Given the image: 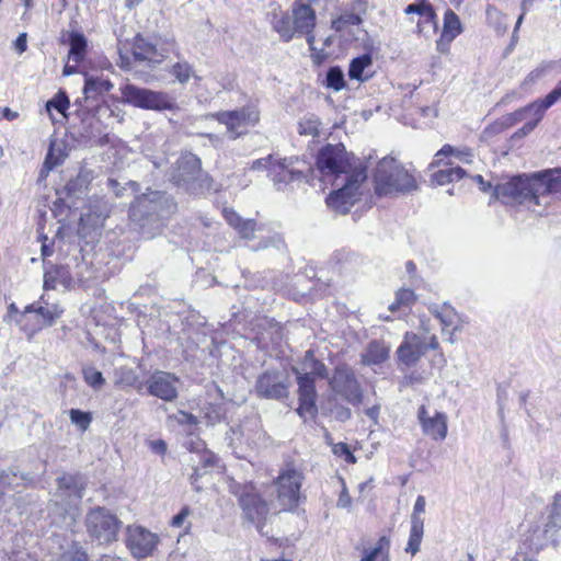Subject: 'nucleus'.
<instances>
[{"label":"nucleus","instance_id":"obj_1","mask_svg":"<svg viewBox=\"0 0 561 561\" xmlns=\"http://www.w3.org/2000/svg\"><path fill=\"white\" fill-rule=\"evenodd\" d=\"M172 197L161 191H150L137 196L129 208V218L144 239L160 234L167 219L175 211Z\"/></svg>","mask_w":561,"mask_h":561},{"label":"nucleus","instance_id":"obj_2","mask_svg":"<svg viewBox=\"0 0 561 561\" xmlns=\"http://www.w3.org/2000/svg\"><path fill=\"white\" fill-rule=\"evenodd\" d=\"M57 488L51 495L49 515L51 524L59 528L71 529L79 516V505L88 485L82 473H65L58 477Z\"/></svg>","mask_w":561,"mask_h":561},{"label":"nucleus","instance_id":"obj_3","mask_svg":"<svg viewBox=\"0 0 561 561\" xmlns=\"http://www.w3.org/2000/svg\"><path fill=\"white\" fill-rule=\"evenodd\" d=\"M375 192L377 195L408 194L417 190V183L394 158L381 159L375 170Z\"/></svg>","mask_w":561,"mask_h":561},{"label":"nucleus","instance_id":"obj_4","mask_svg":"<svg viewBox=\"0 0 561 561\" xmlns=\"http://www.w3.org/2000/svg\"><path fill=\"white\" fill-rule=\"evenodd\" d=\"M317 167L322 175L333 176V185H339L345 175H353L354 170H366L342 144L323 146L317 154Z\"/></svg>","mask_w":561,"mask_h":561},{"label":"nucleus","instance_id":"obj_5","mask_svg":"<svg viewBox=\"0 0 561 561\" xmlns=\"http://www.w3.org/2000/svg\"><path fill=\"white\" fill-rule=\"evenodd\" d=\"M304 473L293 465H286L280 469L277 478L273 482L276 502L279 506L278 512H294L300 504L301 485Z\"/></svg>","mask_w":561,"mask_h":561},{"label":"nucleus","instance_id":"obj_6","mask_svg":"<svg viewBox=\"0 0 561 561\" xmlns=\"http://www.w3.org/2000/svg\"><path fill=\"white\" fill-rule=\"evenodd\" d=\"M123 101L135 107L150 111H175L179 108L173 95L164 91H154L135 84L121 88Z\"/></svg>","mask_w":561,"mask_h":561},{"label":"nucleus","instance_id":"obj_7","mask_svg":"<svg viewBox=\"0 0 561 561\" xmlns=\"http://www.w3.org/2000/svg\"><path fill=\"white\" fill-rule=\"evenodd\" d=\"M122 522L110 510L98 506L85 516L87 533L99 545H111L118 538Z\"/></svg>","mask_w":561,"mask_h":561},{"label":"nucleus","instance_id":"obj_8","mask_svg":"<svg viewBox=\"0 0 561 561\" xmlns=\"http://www.w3.org/2000/svg\"><path fill=\"white\" fill-rule=\"evenodd\" d=\"M264 437L259 417L244 419L238 426L231 427L226 434V442L239 458L245 457V451L252 449Z\"/></svg>","mask_w":561,"mask_h":561},{"label":"nucleus","instance_id":"obj_9","mask_svg":"<svg viewBox=\"0 0 561 561\" xmlns=\"http://www.w3.org/2000/svg\"><path fill=\"white\" fill-rule=\"evenodd\" d=\"M366 179V170H354L353 175H345L335 185L337 188L327 197L328 206L340 214H347L357 201L359 186Z\"/></svg>","mask_w":561,"mask_h":561},{"label":"nucleus","instance_id":"obj_10","mask_svg":"<svg viewBox=\"0 0 561 561\" xmlns=\"http://www.w3.org/2000/svg\"><path fill=\"white\" fill-rule=\"evenodd\" d=\"M208 117L225 125L229 138L236 140L245 135L249 127L254 126L259 122L260 114L254 106L248 105L233 111L213 113Z\"/></svg>","mask_w":561,"mask_h":561},{"label":"nucleus","instance_id":"obj_11","mask_svg":"<svg viewBox=\"0 0 561 561\" xmlns=\"http://www.w3.org/2000/svg\"><path fill=\"white\" fill-rule=\"evenodd\" d=\"M62 309L57 305L46 306L37 304H31L25 307L22 311L20 319L16 320V324L20 329L32 336L44 327H51L55 321L61 316Z\"/></svg>","mask_w":561,"mask_h":561},{"label":"nucleus","instance_id":"obj_12","mask_svg":"<svg viewBox=\"0 0 561 561\" xmlns=\"http://www.w3.org/2000/svg\"><path fill=\"white\" fill-rule=\"evenodd\" d=\"M288 376L278 369H266L254 383V392L261 399L282 401L289 394Z\"/></svg>","mask_w":561,"mask_h":561},{"label":"nucleus","instance_id":"obj_13","mask_svg":"<svg viewBox=\"0 0 561 561\" xmlns=\"http://www.w3.org/2000/svg\"><path fill=\"white\" fill-rule=\"evenodd\" d=\"M329 386L335 397L342 398L352 405H358L363 401L362 387L354 371L347 366H339L334 369Z\"/></svg>","mask_w":561,"mask_h":561},{"label":"nucleus","instance_id":"obj_14","mask_svg":"<svg viewBox=\"0 0 561 561\" xmlns=\"http://www.w3.org/2000/svg\"><path fill=\"white\" fill-rule=\"evenodd\" d=\"M239 504L243 512V517L255 526L256 530L263 536H270L266 529L267 523L272 516L270 504L257 493L245 492L239 499Z\"/></svg>","mask_w":561,"mask_h":561},{"label":"nucleus","instance_id":"obj_15","mask_svg":"<svg viewBox=\"0 0 561 561\" xmlns=\"http://www.w3.org/2000/svg\"><path fill=\"white\" fill-rule=\"evenodd\" d=\"M202 176L201 159L193 153L181 156L170 172V180L188 193H195Z\"/></svg>","mask_w":561,"mask_h":561},{"label":"nucleus","instance_id":"obj_16","mask_svg":"<svg viewBox=\"0 0 561 561\" xmlns=\"http://www.w3.org/2000/svg\"><path fill=\"white\" fill-rule=\"evenodd\" d=\"M528 202L540 205L541 196L561 192V169H548L528 175Z\"/></svg>","mask_w":561,"mask_h":561},{"label":"nucleus","instance_id":"obj_17","mask_svg":"<svg viewBox=\"0 0 561 561\" xmlns=\"http://www.w3.org/2000/svg\"><path fill=\"white\" fill-rule=\"evenodd\" d=\"M528 175L518 174L494 185L493 198L503 204H523L528 202Z\"/></svg>","mask_w":561,"mask_h":561},{"label":"nucleus","instance_id":"obj_18","mask_svg":"<svg viewBox=\"0 0 561 561\" xmlns=\"http://www.w3.org/2000/svg\"><path fill=\"white\" fill-rule=\"evenodd\" d=\"M293 373L296 375L298 385L299 405L296 412L305 421H307V419H313L318 413L316 404V378L300 375L299 368L296 367H293Z\"/></svg>","mask_w":561,"mask_h":561},{"label":"nucleus","instance_id":"obj_19","mask_svg":"<svg viewBox=\"0 0 561 561\" xmlns=\"http://www.w3.org/2000/svg\"><path fill=\"white\" fill-rule=\"evenodd\" d=\"M180 379L171 373L156 370L145 382L148 394L165 402L174 401L179 396Z\"/></svg>","mask_w":561,"mask_h":561},{"label":"nucleus","instance_id":"obj_20","mask_svg":"<svg viewBox=\"0 0 561 561\" xmlns=\"http://www.w3.org/2000/svg\"><path fill=\"white\" fill-rule=\"evenodd\" d=\"M158 543V536L141 526H128L126 529V546L130 553L142 559L152 553Z\"/></svg>","mask_w":561,"mask_h":561},{"label":"nucleus","instance_id":"obj_21","mask_svg":"<svg viewBox=\"0 0 561 561\" xmlns=\"http://www.w3.org/2000/svg\"><path fill=\"white\" fill-rule=\"evenodd\" d=\"M293 22L295 24L298 35H306L307 43L312 49L314 43V35L312 31L316 26V12L307 2L296 0L293 7Z\"/></svg>","mask_w":561,"mask_h":561},{"label":"nucleus","instance_id":"obj_22","mask_svg":"<svg viewBox=\"0 0 561 561\" xmlns=\"http://www.w3.org/2000/svg\"><path fill=\"white\" fill-rule=\"evenodd\" d=\"M188 450L197 457V460L194 457L190 460L193 468L191 481L194 484L199 478L208 472V469L215 466L217 458L206 448L205 443L201 439H196L195 442L191 440L188 443Z\"/></svg>","mask_w":561,"mask_h":561},{"label":"nucleus","instance_id":"obj_23","mask_svg":"<svg viewBox=\"0 0 561 561\" xmlns=\"http://www.w3.org/2000/svg\"><path fill=\"white\" fill-rule=\"evenodd\" d=\"M426 500L423 495H419L415 500L413 512L411 514V529L409 535L407 552L415 556L420 551L423 534H424V519L421 515L425 512Z\"/></svg>","mask_w":561,"mask_h":561},{"label":"nucleus","instance_id":"obj_24","mask_svg":"<svg viewBox=\"0 0 561 561\" xmlns=\"http://www.w3.org/2000/svg\"><path fill=\"white\" fill-rule=\"evenodd\" d=\"M427 350L424 340L412 332L404 334L403 341L398 347L399 360L408 367L415 365Z\"/></svg>","mask_w":561,"mask_h":561},{"label":"nucleus","instance_id":"obj_25","mask_svg":"<svg viewBox=\"0 0 561 561\" xmlns=\"http://www.w3.org/2000/svg\"><path fill=\"white\" fill-rule=\"evenodd\" d=\"M44 289H55L58 284L65 288L71 287L73 283V275L71 272L70 263L54 265L44 260Z\"/></svg>","mask_w":561,"mask_h":561},{"label":"nucleus","instance_id":"obj_26","mask_svg":"<svg viewBox=\"0 0 561 561\" xmlns=\"http://www.w3.org/2000/svg\"><path fill=\"white\" fill-rule=\"evenodd\" d=\"M293 162H287L286 159H275L270 167V174L273 178L275 185L278 190L283 188V185H287L295 181H301L306 176L301 170L295 169Z\"/></svg>","mask_w":561,"mask_h":561},{"label":"nucleus","instance_id":"obj_27","mask_svg":"<svg viewBox=\"0 0 561 561\" xmlns=\"http://www.w3.org/2000/svg\"><path fill=\"white\" fill-rule=\"evenodd\" d=\"M389 357V347L383 341H370L362 354V363L365 365H378Z\"/></svg>","mask_w":561,"mask_h":561},{"label":"nucleus","instance_id":"obj_28","mask_svg":"<svg viewBox=\"0 0 561 561\" xmlns=\"http://www.w3.org/2000/svg\"><path fill=\"white\" fill-rule=\"evenodd\" d=\"M133 55L136 60L148 61L150 66L160 64L164 58L153 44L148 43L142 38H138L136 41Z\"/></svg>","mask_w":561,"mask_h":561},{"label":"nucleus","instance_id":"obj_29","mask_svg":"<svg viewBox=\"0 0 561 561\" xmlns=\"http://www.w3.org/2000/svg\"><path fill=\"white\" fill-rule=\"evenodd\" d=\"M373 58L369 54H363L352 59L348 68V77L353 80L366 81L371 77Z\"/></svg>","mask_w":561,"mask_h":561},{"label":"nucleus","instance_id":"obj_30","mask_svg":"<svg viewBox=\"0 0 561 561\" xmlns=\"http://www.w3.org/2000/svg\"><path fill=\"white\" fill-rule=\"evenodd\" d=\"M300 375H307L313 378H327L328 369L325 365L314 357L313 351L309 350L305 353Z\"/></svg>","mask_w":561,"mask_h":561},{"label":"nucleus","instance_id":"obj_31","mask_svg":"<svg viewBox=\"0 0 561 561\" xmlns=\"http://www.w3.org/2000/svg\"><path fill=\"white\" fill-rule=\"evenodd\" d=\"M422 427L424 433L434 439H444L447 435L446 415L436 412L434 416H428V420L423 421Z\"/></svg>","mask_w":561,"mask_h":561},{"label":"nucleus","instance_id":"obj_32","mask_svg":"<svg viewBox=\"0 0 561 561\" xmlns=\"http://www.w3.org/2000/svg\"><path fill=\"white\" fill-rule=\"evenodd\" d=\"M69 53L68 59L79 64L84 59L88 42L85 36L80 32H70L68 34Z\"/></svg>","mask_w":561,"mask_h":561},{"label":"nucleus","instance_id":"obj_33","mask_svg":"<svg viewBox=\"0 0 561 561\" xmlns=\"http://www.w3.org/2000/svg\"><path fill=\"white\" fill-rule=\"evenodd\" d=\"M92 179V172L85 168H81L77 176L67 183L65 190L68 195L79 197L88 190Z\"/></svg>","mask_w":561,"mask_h":561},{"label":"nucleus","instance_id":"obj_34","mask_svg":"<svg viewBox=\"0 0 561 561\" xmlns=\"http://www.w3.org/2000/svg\"><path fill=\"white\" fill-rule=\"evenodd\" d=\"M113 88L108 79L101 77H87L83 87L85 100L95 99L99 94L108 92Z\"/></svg>","mask_w":561,"mask_h":561},{"label":"nucleus","instance_id":"obj_35","mask_svg":"<svg viewBox=\"0 0 561 561\" xmlns=\"http://www.w3.org/2000/svg\"><path fill=\"white\" fill-rule=\"evenodd\" d=\"M55 561H89V556L80 542L71 541L66 546H60V552Z\"/></svg>","mask_w":561,"mask_h":561},{"label":"nucleus","instance_id":"obj_36","mask_svg":"<svg viewBox=\"0 0 561 561\" xmlns=\"http://www.w3.org/2000/svg\"><path fill=\"white\" fill-rule=\"evenodd\" d=\"M114 382L122 388L131 387L136 388L138 391L142 388V383L138 380L137 373L131 367L127 366L115 369Z\"/></svg>","mask_w":561,"mask_h":561},{"label":"nucleus","instance_id":"obj_37","mask_svg":"<svg viewBox=\"0 0 561 561\" xmlns=\"http://www.w3.org/2000/svg\"><path fill=\"white\" fill-rule=\"evenodd\" d=\"M462 26L458 15L450 9H447L444 15L443 38L451 43L460 33Z\"/></svg>","mask_w":561,"mask_h":561},{"label":"nucleus","instance_id":"obj_38","mask_svg":"<svg viewBox=\"0 0 561 561\" xmlns=\"http://www.w3.org/2000/svg\"><path fill=\"white\" fill-rule=\"evenodd\" d=\"M273 28L286 41L293 39L298 35L293 16L288 13H283L280 16H275L273 21Z\"/></svg>","mask_w":561,"mask_h":561},{"label":"nucleus","instance_id":"obj_39","mask_svg":"<svg viewBox=\"0 0 561 561\" xmlns=\"http://www.w3.org/2000/svg\"><path fill=\"white\" fill-rule=\"evenodd\" d=\"M537 114H539V108H537L536 106V103L533 102L530 104H528L527 106L525 107H522L506 116H504V119H505V124L506 126L512 127L513 125L530 117H535L537 116Z\"/></svg>","mask_w":561,"mask_h":561},{"label":"nucleus","instance_id":"obj_40","mask_svg":"<svg viewBox=\"0 0 561 561\" xmlns=\"http://www.w3.org/2000/svg\"><path fill=\"white\" fill-rule=\"evenodd\" d=\"M404 12L407 14L416 13L425 19L426 22H435L436 13L433 5L427 0L410 3Z\"/></svg>","mask_w":561,"mask_h":561},{"label":"nucleus","instance_id":"obj_41","mask_svg":"<svg viewBox=\"0 0 561 561\" xmlns=\"http://www.w3.org/2000/svg\"><path fill=\"white\" fill-rule=\"evenodd\" d=\"M560 519L548 518L543 528V538L554 548L561 547V525Z\"/></svg>","mask_w":561,"mask_h":561},{"label":"nucleus","instance_id":"obj_42","mask_svg":"<svg viewBox=\"0 0 561 561\" xmlns=\"http://www.w3.org/2000/svg\"><path fill=\"white\" fill-rule=\"evenodd\" d=\"M486 21L490 26H492L497 34H504L507 30V24L505 21V16L502 14L500 10H497L494 5L489 4L485 10Z\"/></svg>","mask_w":561,"mask_h":561},{"label":"nucleus","instance_id":"obj_43","mask_svg":"<svg viewBox=\"0 0 561 561\" xmlns=\"http://www.w3.org/2000/svg\"><path fill=\"white\" fill-rule=\"evenodd\" d=\"M69 107V99L65 91L57 92L53 99L48 100L45 104V110L49 115L50 119L54 122L53 110L65 115L66 110Z\"/></svg>","mask_w":561,"mask_h":561},{"label":"nucleus","instance_id":"obj_44","mask_svg":"<svg viewBox=\"0 0 561 561\" xmlns=\"http://www.w3.org/2000/svg\"><path fill=\"white\" fill-rule=\"evenodd\" d=\"M320 119L313 115H306L298 124V131L300 135L316 137L319 135Z\"/></svg>","mask_w":561,"mask_h":561},{"label":"nucleus","instance_id":"obj_45","mask_svg":"<svg viewBox=\"0 0 561 561\" xmlns=\"http://www.w3.org/2000/svg\"><path fill=\"white\" fill-rule=\"evenodd\" d=\"M325 85L334 91H340L345 87L344 72L340 67L333 66L329 68L325 77Z\"/></svg>","mask_w":561,"mask_h":561},{"label":"nucleus","instance_id":"obj_46","mask_svg":"<svg viewBox=\"0 0 561 561\" xmlns=\"http://www.w3.org/2000/svg\"><path fill=\"white\" fill-rule=\"evenodd\" d=\"M170 73L175 78L178 82L185 84L193 76V68L188 62L180 61L171 67Z\"/></svg>","mask_w":561,"mask_h":561},{"label":"nucleus","instance_id":"obj_47","mask_svg":"<svg viewBox=\"0 0 561 561\" xmlns=\"http://www.w3.org/2000/svg\"><path fill=\"white\" fill-rule=\"evenodd\" d=\"M559 100H561V81L542 100H537L535 103L537 108H539V114L543 115Z\"/></svg>","mask_w":561,"mask_h":561},{"label":"nucleus","instance_id":"obj_48","mask_svg":"<svg viewBox=\"0 0 561 561\" xmlns=\"http://www.w3.org/2000/svg\"><path fill=\"white\" fill-rule=\"evenodd\" d=\"M69 416L71 423L75 424L82 432H85L92 422L91 413L81 411L79 409H71L69 411Z\"/></svg>","mask_w":561,"mask_h":561},{"label":"nucleus","instance_id":"obj_49","mask_svg":"<svg viewBox=\"0 0 561 561\" xmlns=\"http://www.w3.org/2000/svg\"><path fill=\"white\" fill-rule=\"evenodd\" d=\"M82 373L85 382L92 388L100 389L105 383L102 373L94 367H84Z\"/></svg>","mask_w":561,"mask_h":561},{"label":"nucleus","instance_id":"obj_50","mask_svg":"<svg viewBox=\"0 0 561 561\" xmlns=\"http://www.w3.org/2000/svg\"><path fill=\"white\" fill-rule=\"evenodd\" d=\"M333 259L336 264L341 265L340 266L341 272H343V271L347 272L353 264H356L358 262V257L354 253L344 252V251L336 252Z\"/></svg>","mask_w":561,"mask_h":561},{"label":"nucleus","instance_id":"obj_51","mask_svg":"<svg viewBox=\"0 0 561 561\" xmlns=\"http://www.w3.org/2000/svg\"><path fill=\"white\" fill-rule=\"evenodd\" d=\"M389 545L390 540L386 536L380 537L376 547L370 550H365V554L360 561H375L377 557L382 552L383 548H389Z\"/></svg>","mask_w":561,"mask_h":561},{"label":"nucleus","instance_id":"obj_52","mask_svg":"<svg viewBox=\"0 0 561 561\" xmlns=\"http://www.w3.org/2000/svg\"><path fill=\"white\" fill-rule=\"evenodd\" d=\"M64 161V156L60 151V149H56L55 148V145L51 144L49 146V149H48V152H47V156L45 158V162H44V165L48 169V170H51L54 169L55 167L61 164Z\"/></svg>","mask_w":561,"mask_h":561},{"label":"nucleus","instance_id":"obj_53","mask_svg":"<svg viewBox=\"0 0 561 561\" xmlns=\"http://www.w3.org/2000/svg\"><path fill=\"white\" fill-rule=\"evenodd\" d=\"M332 451L335 456L343 457L347 463H355L356 457L351 451V448L345 443H337L333 446Z\"/></svg>","mask_w":561,"mask_h":561},{"label":"nucleus","instance_id":"obj_54","mask_svg":"<svg viewBox=\"0 0 561 561\" xmlns=\"http://www.w3.org/2000/svg\"><path fill=\"white\" fill-rule=\"evenodd\" d=\"M256 230V221L254 219H244L241 226L237 229L242 239L251 240L254 238Z\"/></svg>","mask_w":561,"mask_h":561},{"label":"nucleus","instance_id":"obj_55","mask_svg":"<svg viewBox=\"0 0 561 561\" xmlns=\"http://www.w3.org/2000/svg\"><path fill=\"white\" fill-rule=\"evenodd\" d=\"M542 117L543 115L540 113L537 114V116L530 118V121L525 123L524 126L515 133L514 137L522 138L530 134L536 128L538 123L542 119Z\"/></svg>","mask_w":561,"mask_h":561},{"label":"nucleus","instance_id":"obj_56","mask_svg":"<svg viewBox=\"0 0 561 561\" xmlns=\"http://www.w3.org/2000/svg\"><path fill=\"white\" fill-rule=\"evenodd\" d=\"M396 297L398 298V304L407 307L411 306L416 299L414 291L409 288H401L397 291Z\"/></svg>","mask_w":561,"mask_h":561},{"label":"nucleus","instance_id":"obj_57","mask_svg":"<svg viewBox=\"0 0 561 561\" xmlns=\"http://www.w3.org/2000/svg\"><path fill=\"white\" fill-rule=\"evenodd\" d=\"M224 217L229 226H231L233 229H238L241 224L244 221V219L237 214L233 209H224Z\"/></svg>","mask_w":561,"mask_h":561},{"label":"nucleus","instance_id":"obj_58","mask_svg":"<svg viewBox=\"0 0 561 561\" xmlns=\"http://www.w3.org/2000/svg\"><path fill=\"white\" fill-rule=\"evenodd\" d=\"M432 181L437 185H445L451 182L450 167L433 173Z\"/></svg>","mask_w":561,"mask_h":561},{"label":"nucleus","instance_id":"obj_59","mask_svg":"<svg viewBox=\"0 0 561 561\" xmlns=\"http://www.w3.org/2000/svg\"><path fill=\"white\" fill-rule=\"evenodd\" d=\"M550 68V65H541L540 67L534 69L530 71L527 77L525 78L523 84H530L536 82L538 79H540L547 70Z\"/></svg>","mask_w":561,"mask_h":561},{"label":"nucleus","instance_id":"obj_60","mask_svg":"<svg viewBox=\"0 0 561 561\" xmlns=\"http://www.w3.org/2000/svg\"><path fill=\"white\" fill-rule=\"evenodd\" d=\"M550 513L548 518L560 519L561 516V492L554 494L550 505Z\"/></svg>","mask_w":561,"mask_h":561},{"label":"nucleus","instance_id":"obj_61","mask_svg":"<svg viewBox=\"0 0 561 561\" xmlns=\"http://www.w3.org/2000/svg\"><path fill=\"white\" fill-rule=\"evenodd\" d=\"M332 412L334 413L335 420H337L339 422H346L352 416L351 409L346 408L344 405H339V404L334 405V408L332 409Z\"/></svg>","mask_w":561,"mask_h":561},{"label":"nucleus","instance_id":"obj_62","mask_svg":"<svg viewBox=\"0 0 561 561\" xmlns=\"http://www.w3.org/2000/svg\"><path fill=\"white\" fill-rule=\"evenodd\" d=\"M149 449L159 456H164L168 449L167 443L163 439H151L148 440Z\"/></svg>","mask_w":561,"mask_h":561},{"label":"nucleus","instance_id":"obj_63","mask_svg":"<svg viewBox=\"0 0 561 561\" xmlns=\"http://www.w3.org/2000/svg\"><path fill=\"white\" fill-rule=\"evenodd\" d=\"M506 128H508V126H506V124H505V119H504V117H503L501 121L495 122V123H493L492 125L488 126V127L483 130V135H488V136L496 135V134L502 133V131H503V130H505Z\"/></svg>","mask_w":561,"mask_h":561},{"label":"nucleus","instance_id":"obj_64","mask_svg":"<svg viewBox=\"0 0 561 561\" xmlns=\"http://www.w3.org/2000/svg\"><path fill=\"white\" fill-rule=\"evenodd\" d=\"M190 513L191 512L188 507H183L176 515L172 517L171 525L173 527H181Z\"/></svg>","mask_w":561,"mask_h":561}]
</instances>
